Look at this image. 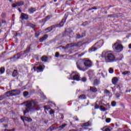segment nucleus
<instances>
[{"label": "nucleus", "instance_id": "5701e85b", "mask_svg": "<svg viewBox=\"0 0 131 131\" xmlns=\"http://www.w3.org/2000/svg\"><path fill=\"white\" fill-rule=\"evenodd\" d=\"M14 59H16V60H18V59H20L21 58V54L20 53H17L13 56V57ZM13 58H11V59H13Z\"/></svg>", "mask_w": 131, "mask_h": 131}, {"label": "nucleus", "instance_id": "58836bf2", "mask_svg": "<svg viewBox=\"0 0 131 131\" xmlns=\"http://www.w3.org/2000/svg\"><path fill=\"white\" fill-rule=\"evenodd\" d=\"M45 30H48V31L47 32H50V31H52L53 30V28H51V27H50L48 28Z\"/></svg>", "mask_w": 131, "mask_h": 131}, {"label": "nucleus", "instance_id": "a19ab883", "mask_svg": "<svg viewBox=\"0 0 131 131\" xmlns=\"http://www.w3.org/2000/svg\"><path fill=\"white\" fill-rule=\"evenodd\" d=\"M5 121H6V119H5V118H3L0 119V122L1 123H3V122H5Z\"/></svg>", "mask_w": 131, "mask_h": 131}, {"label": "nucleus", "instance_id": "1a4fd4ad", "mask_svg": "<svg viewBox=\"0 0 131 131\" xmlns=\"http://www.w3.org/2000/svg\"><path fill=\"white\" fill-rule=\"evenodd\" d=\"M103 45H104V41L100 40L95 44V46L97 47V49H100Z\"/></svg>", "mask_w": 131, "mask_h": 131}, {"label": "nucleus", "instance_id": "f257e3e1", "mask_svg": "<svg viewBox=\"0 0 131 131\" xmlns=\"http://www.w3.org/2000/svg\"><path fill=\"white\" fill-rule=\"evenodd\" d=\"M92 66H93V62L88 59H85L83 60H79L77 62V67L81 71H86Z\"/></svg>", "mask_w": 131, "mask_h": 131}, {"label": "nucleus", "instance_id": "423d86ee", "mask_svg": "<svg viewBox=\"0 0 131 131\" xmlns=\"http://www.w3.org/2000/svg\"><path fill=\"white\" fill-rule=\"evenodd\" d=\"M71 76L73 77V80H77V81L80 80V75L77 72H73L71 74Z\"/></svg>", "mask_w": 131, "mask_h": 131}, {"label": "nucleus", "instance_id": "9d476101", "mask_svg": "<svg viewBox=\"0 0 131 131\" xmlns=\"http://www.w3.org/2000/svg\"><path fill=\"white\" fill-rule=\"evenodd\" d=\"M20 19H21V20H28V19H29V16L25 13H21Z\"/></svg>", "mask_w": 131, "mask_h": 131}, {"label": "nucleus", "instance_id": "aec40b11", "mask_svg": "<svg viewBox=\"0 0 131 131\" xmlns=\"http://www.w3.org/2000/svg\"><path fill=\"white\" fill-rule=\"evenodd\" d=\"M18 74H19V73H18V71L16 70H14L12 73V76L13 77H17L18 76Z\"/></svg>", "mask_w": 131, "mask_h": 131}, {"label": "nucleus", "instance_id": "680f3d73", "mask_svg": "<svg viewBox=\"0 0 131 131\" xmlns=\"http://www.w3.org/2000/svg\"><path fill=\"white\" fill-rule=\"evenodd\" d=\"M50 28H52V29H54V28H55V26H52L50 27Z\"/></svg>", "mask_w": 131, "mask_h": 131}, {"label": "nucleus", "instance_id": "c03bdc74", "mask_svg": "<svg viewBox=\"0 0 131 131\" xmlns=\"http://www.w3.org/2000/svg\"><path fill=\"white\" fill-rule=\"evenodd\" d=\"M92 10H97V7H92V8H90L89 9H88V11H92Z\"/></svg>", "mask_w": 131, "mask_h": 131}, {"label": "nucleus", "instance_id": "864d4df0", "mask_svg": "<svg viewBox=\"0 0 131 131\" xmlns=\"http://www.w3.org/2000/svg\"><path fill=\"white\" fill-rule=\"evenodd\" d=\"M47 20H49V19H51V16L50 15H48L46 17Z\"/></svg>", "mask_w": 131, "mask_h": 131}, {"label": "nucleus", "instance_id": "2f4dec72", "mask_svg": "<svg viewBox=\"0 0 131 131\" xmlns=\"http://www.w3.org/2000/svg\"><path fill=\"white\" fill-rule=\"evenodd\" d=\"M24 97H26L28 95H29V93L27 91H25L23 93Z\"/></svg>", "mask_w": 131, "mask_h": 131}, {"label": "nucleus", "instance_id": "13d9d810", "mask_svg": "<svg viewBox=\"0 0 131 131\" xmlns=\"http://www.w3.org/2000/svg\"><path fill=\"white\" fill-rule=\"evenodd\" d=\"M60 119H64V115H60Z\"/></svg>", "mask_w": 131, "mask_h": 131}, {"label": "nucleus", "instance_id": "72a5a7b5", "mask_svg": "<svg viewBox=\"0 0 131 131\" xmlns=\"http://www.w3.org/2000/svg\"><path fill=\"white\" fill-rule=\"evenodd\" d=\"M111 105L112 107H115L116 106V102H115V101H112Z\"/></svg>", "mask_w": 131, "mask_h": 131}, {"label": "nucleus", "instance_id": "6e6552de", "mask_svg": "<svg viewBox=\"0 0 131 131\" xmlns=\"http://www.w3.org/2000/svg\"><path fill=\"white\" fill-rule=\"evenodd\" d=\"M24 5V1H19L15 4L12 5V8H16V7H20V6H23Z\"/></svg>", "mask_w": 131, "mask_h": 131}, {"label": "nucleus", "instance_id": "6e6d98bb", "mask_svg": "<svg viewBox=\"0 0 131 131\" xmlns=\"http://www.w3.org/2000/svg\"><path fill=\"white\" fill-rule=\"evenodd\" d=\"M116 98H119V97H120V95H119V94H116Z\"/></svg>", "mask_w": 131, "mask_h": 131}, {"label": "nucleus", "instance_id": "774afa93", "mask_svg": "<svg viewBox=\"0 0 131 131\" xmlns=\"http://www.w3.org/2000/svg\"><path fill=\"white\" fill-rule=\"evenodd\" d=\"M16 36H17V35H18V32L16 33Z\"/></svg>", "mask_w": 131, "mask_h": 131}, {"label": "nucleus", "instance_id": "f03ea898", "mask_svg": "<svg viewBox=\"0 0 131 131\" xmlns=\"http://www.w3.org/2000/svg\"><path fill=\"white\" fill-rule=\"evenodd\" d=\"M26 108L24 111V115H26L29 111H34L35 110H38V105L37 102H35L33 100L31 101H28L26 104Z\"/></svg>", "mask_w": 131, "mask_h": 131}, {"label": "nucleus", "instance_id": "338daca9", "mask_svg": "<svg viewBox=\"0 0 131 131\" xmlns=\"http://www.w3.org/2000/svg\"><path fill=\"white\" fill-rule=\"evenodd\" d=\"M2 23H6V21H5V20H2Z\"/></svg>", "mask_w": 131, "mask_h": 131}, {"label": "nucleus", "instance_id": "0e129e2a", "mask_svg": "<svg viewBox=\"0 0 131 131\" xmlns=\"http://www.w3.org/2000/svg\"><path fill=\"white\" fill-rule=\"evenodd\" d=\"M4 127H8V124H5L4 125Z\"/></svg>", "mask_w": 131, "mask_h": 131}, {"label": "nucleus", "instance_id": "69168bd1", "mask_svg": "<svg viewBox=\"0 0 131 131\" xmlns=\"http://www.w3.org/2000/svg\"><path fill=\"white\" fill-rule=\"evenodd\" d=\"M128 47H129V49H131V44H129Z\"/></svg>", "mask_w": 131, "mask_h": 131}, {"label": "nucleus", "instance_id": "de8ad7c7", "mask_svg": "<svg viewBox=\"0 0 131 131\" xmlns=\"http://www.w3.org/2000/svg\"><path fill=\"white\" fill-rule=\"evenodd\" d=\"M4 131H15V129H5Z\"/></svg>", "mask_w": 131, "mask_h": 131}, {"label": "nucleus", "instance_id": "9b49d317", "mask_svg": "<svg viewBox=\"0 0 131 131\" xmlns=\"http://www.w3.org/2000/svg\"><path fill=\"white\" fill-rule=\"evenodd\" d=\"M49 37V36L47 34H45L43 35V37L39 38V42H43L46 39H47Z\"/></svg>", "mask_w": 131, "mask_h": 131}, {"label": "nucleus", "instance_id": "4d7b16f0", "mask_svg": "<svg viewBox=\"0 0 131 131\" xmlns=\"http://www.w3.org/2000/svg\"><path fill=\"white\" fill-rule=\"evenodd\" d=\"M6 16V13H3L2 14H1V16L2 17H5Z\"/></svg>", "mask_w": 131, "mask_h": 131}, {"label": "nucleus", "instance_id": "bf43d9fd", "mask_svg": "<svg viewBox=\"0 0 131 131\" xmlns=\"http://www.w3.org/2000/svg\"><path fill=\"white\" fill-rule=\"evenodd\" d=\"M18 11L20 12V13H22V10H21V9H20V8L18 9Z\"/></svg>", "mask_w": 131, "mask_h": 131}, {"label": "nucleus", "instance_id": "c9c22d12", "mask_svg": "<svg viewBox=\"0 0 131 131\" xmlns=\"http://www.w3.org/2000/svg\"><path fill=\"white\" fill-rule=\"evenodd\" d=\"M111 121V118H106V119H105V122H107V123H110Z\"/></svg>", "mask_w": 131, "mask_h": 131}, {"label": "nucleus", "instance_id": "e2e57ef3", "mask_svg": "<svg viewBox=\"0 0 131 131\" xmlns=\"http://www.w3.org/2000/svg\"><path fill=\"white\" fill-rule=\"evenodd\" d=\"M42 98L43 100H46V99H47V97L46 96H43Z\"/></svg>", "mask_w": 131, "mask_h": 131}, {"label": "nucleus", "instance_id": "b1692460", "mask_svg": "<svg viewBox=\"0 0 131 131\" xmlns=\"http://www.w3.org/2000/svg\"><path fill=\"white\" fill-rule=\"evenodd\" d=\"M66 22V18L62 19L61 21L59 23V27H62L64 25V23Z\"/></svg>", "mask_w": 131, "mask_h": 131}, {"label": "nucleus", "instance_id": "4468645a", "mask_svg": "<svg viewBox=\"0 0 131 131\" xmlns=\"http://www.w3.org/2000/svg\"><path fill=\"white\" fill-rule=\"evenodd\" d=\"M110 126H106L101 129L102 131H111Z\"/></svg>", "mask_w": 131, "mask_h": 131}, {"label": "nucleus", "instance_id": "6ab92c4d", "mask_svg": "<svg viewBox=\"0 0 131 131\" xmlns=\"http://www.w3.org/2000/svg\"><path fill=\"white\" fill-rule=\"evenodd\" d=\"M100 79H96L94 80L93 82V85L96 86V85H98V84H100Z\"/></svg>", "mask_w": 131, "mask_h": 131}, {"label": "nucleus", "instance_id": "09e8293b", "mask_svg": "<svg viewBox=\"0 0 131 131\" xmlns=\"http://www.w3.org/2000/svg\"><path fill=\"white\" fill-rule=\"evenodd\" d=\"M110 92L107 90H104V94H110Z\"/></svg>", "mask_w": 131, "mask_h": 131}, {"label": "nucleus", "instance_id": "ea45409f", "mask_svg": "<svg viewBox=\"0 0 131 131\" xmlns=\"http://www.w3.org/2000/svg\"><path fill=\"white\" fill-rule=\"evenodd\" d=\"M49 113L50 115H52V114H54V113H55V111H54L53 110H51L49 112Z\"/></svg>", "mask_w": 131, "mask_h": 131}, {"label": "nucleus", "instance_id": "8fccbe9b", "mask_svg": "<svg viewBox=\"0 0 131 131\" xmlns=\"http://www.w3.org/2000/svg\"><path fill=\"white\" fill-rule=\"evenodd\" d=\"M50 130H54V129H55V127H54L53 126H51L50 127Z\"/></svg>", "mask_w": 131, "mask_h": 131}, {"label": "nucleus", "instance_id": "bb28decb", "mask_svg": "<svg viewBox=\"0 0 131 131\" xmlns=\"http://www.w3.org/2000/svg\"><path fill=\"white\" fill-rule=\"evenodd\" d=\"M79 99H80L81 100H85V99H86V96H85V95L82 94L79 96Z\"/></svg>", "mask_w": 131, "mask_h": 131}, {"label": "nucleus", "instance_id": "393cba45", "mask_svg": "<svg viewBox=\"0 0 131 131\" xmlns=\"http://www.w3.org/2000/svg\"><path fill=\"white\" fill-rule=\"evenodd\" d=\"M24 119L26 121H28V122H31L32 121V119L28 117H24Z\"/></svg>", "mask_w": 131, "mask_h": 131}, {"label": "nucleus", "instance_id": "4c0bfd02", "mask_svg": "<svg viewBox=\"0 0 131 131\" xmlns=\"http://www.w3.org/2000/svg\"><path fill=\"white\" fill-rule=\"evenodd\" d=\"M6 97H5V95H1L0 96V101H3L4 99H5Z\"/></svg>", "mask_w": 131, "mask_h": 131}, {"label": "nucleus", "instance_id": "052dcab7", "mask_svg": "<svg viewBox=\"0 0 131 131\" xmlns=\"http://www.w3.org/2000/svg\"><path fill=\"white\" fill-rule=\"evenodd\" d=\"M83 55H84V53H81V55H79V57H81V56H83Z\"/></svg>", "mask_w": 131, "mask_h": 131}, {"label": "nucleus", "instance_id": "3c124183", "mask_svg": "<svg viewBox=\"0 0 131 131\" xmlns=\"http://www.w3.org/2000/svg\"><path fill=\"white\" fill-rule=\"evenodd\" d=\"M67 48H71V47H72V43H71V44H68V45H67Z\"/></svg>", "mask_w": 131, "mask_h": 131}, {"label": "nucleus", "instance_id": "7ed1b4c3", "mask_svg": "<svg viewBox=\"0 0 131 131\" xmlns=\"http://www.w3.org/2000/svg\"><path fill=\"white\" fill-rule=\"evenodd\" d=\"M102 57L104 59L106 63H113L116 61L115 55L113 54L112 51H103L102 54Z\"/></svg>", "mask_w": 131, "mask_h": 131}, {"label": "nucleus", "instance_id": "79ce46f5", "mask_svg": "<svg viewBox=\"0 0 131 131\" xmlns=\"http://www.w3.org/2000/svg\"><path fill=\"white\" fill-rule=\"evenodd\" d=\"M104 106H105V107H107V110L108 109L110 108V105H109V103H107L106 104H104Z\"/></svg>", "mask_w": 131, "mask_h": 131}, {"label": "nucleus", "instance_id": "cd10ccee", "mask_svg": "<svg viewBox=\"0 0 131 131\" xmlns=\"http://www.w3.org/2000/svg\"><path fill=\"white\" fill-rule=\"evenodd\" d=\"M122 74H123V75H129V74H130V72L129 71H125L123 72L122 73Z\"/></svg>", "mask_w": 131, "mask_h": 131}, {"label": "nucleus", "instance_id": "f704fd0d", "mask_svg": "<svg viewBox=\"0 0 131 131\" xmlns=\"http://www.w3.org/2000/svg\"><path fill=\"white\" fill-rule=\"evenodd\" d=\"M109 73H113L114 72V70L112 68H110L108 70Z\"/></svg>", "mask_w": 131, "mask_h": 131}, {"label": "nucleus", "instance_id": "39448f33", "mask_svg": "<svg viewBox=\"0 0 131 131\" xmlns=\"http://www.w3.org/2000/svg\"><path fill=\"white\" fill-rule=\"evenodd\" d=\"M20 94V91L18 90H12L6 92L5 95H3L5 97H13V96H18Z\"/></svg>", "mask_w": 131, "mask_h": 131}, {"label": "nucleus", "instance_id": "2eb2a0df", "mask_svg": "<svg viewBox=\"0 0 131 131\" xmlns=\"http://www.w3.org/2000/svg\"><path fill=\"white\" fill-rule=\"evenodd\" d=\"M90 92H92V93H97V92H98V89L95 86H90Z\"/></svg>", "mask_w": 131, "mask_h": 131}, {"label": "nucleus", "instance_id": "4be33fe9", "mask_svg": "<svg viewBox=\"0 0 131 131\" xmlns=\"http://www.w3.org/2000/svg\"><path fill=\"white\" fill-rule=\"evenodd\" d=\"M66 126H67V124L64 123L62 125L59 126L58 127H57L56 128H59V130H62V129H64Z\"/></svg>", "mask_w": 131, "mask_h": 131}, {"label": "nucleus", "instance_id": "473e14b6", "mask_svg": "<svg viewBox=\"0 0 131 131\" xmlns=\"http://www.w3.org/2000/svg\"><path fill=\"white\" fill-rule=\"evenodd\" d=\"M107 17L110 18H114L115 17H116V15L115 14H110L108 15Z\"/></svg>", "mask_w": 131, "mask_h": 131}, {"label": "nucleus", "instance_id": "37998d69", "mask_svg": "<svg viewBox=\"0 0 131 131\" xmlns=\"http://www.w3.org/2000/svg\"><path fill=\"white\" fill-rule=\"evenodd\" d=\"M81 80L82 81H83V82H85V81H86V78L83 77V78H82V79H81Z\"/></svg>", "mask_w": 131, "mask_h": 131}, {"label": "nucleus", "instance_id": "20e7f679", "mask_svg": "<svg viewBox=\"0 0 131 131\" xmlns=\"http://www.w3.org/2000/svg\"><path fill=\"white\" fill-rule=\"evenodd\" d=\"M120 43H121V41L118 40L113 45L112 48L114 51L118 52V53H120L123 51V46Z\"/></svg>", "mask_w": 131, "mask_h": 131}, {"label": "nucleus", "instance_id": "a878e982", "mask_svg": "<svg viewBox=\"0 0 131 131\" xmlns=\"http://www.w3.org/2000/svg\"><path fill=\"white\" fill-rule=\"evenodd\" d=\"M30 50H31V48L30 47H28L25 51H24V54H28V53H30Z\"/></svg>", "mask_w": 131, "mask_h": 131}, {"label": "nucleus", "instance_id": "c85d7f7f", "mask_svg": "<svg viewBox=\"0 0 131 131\" xmlns=\"http://www.w3.org/2000/svg\"><path fill=\"white\" fill-rule=\"evenodd\" d=\"M6 69H5V67H1L0 68V73L1 74H4L5 73Z\"/></svg>", "mask_w": 131, "mask_h": 131}, {"label": "nucleus", "instance_id": "ddd939ff", "mask_svg": "<svg viewBox=\"0 0 131 131\" xmlns=\"http://www.w3.org/2000/svg\"><path fill=\"white\" fill-rule=\"evenodd\" d=\"M36 11V8L34 7H31L28 9V12L29 14H33V13H34V12H35Z\"/></svg>", "mask_w": 131, "mask_h": 131}, {"label": "nucleus", "instance_id": "e433bc0d", "mask_svg": "<svg viewBox=\"0 0 131 131\" xmlns=\"http://www.w3.org/2000/svg\"><path fill=\"white\" fill-rule=\"evenodd\" d=\"M29 25L31 28H35L36 27V26L33 24H30Z\"/></svg>", "mask_w": 131, "mask_h": 131}, {"label": "nucleus", "instance_id": "a211bd4d", "mask_svg": "<svg viewBox=\"0 0 131 131\" xmlns=\"http://www.w3.org/2000/svg\"><path fill=\"white\" fill-rule=\"evenodd\" d=\"M48 60H49V57L46 55H43L41 58V61H42V62H47Z\"/></svg>", "mask_w": 131, "mask_h": 131}, {"label": "nucleus", "instance_id": "7c9ffc66", "mask_svg": "<svg viewBox=\"0 0 131 131\" xmlns=\"http://www.w3.org/2000/svg\"><path fill=\"white\" fill-rule=\"evenodd\" d=\"M97 48L92 47L89 50V52L91 53V52H95V51H96Z\"/></svg>", "mask_w": 131, "mask_h": 131}, {"label": "nucleus", "instance_id": "603ef678", "mask_svg": "<svg viewBox=\"0 0 131 131\" xmlns=\"http://www.w3.org/2000/svg\"><path fill=\"white\" fill-rule=\"evenodd\" d=\"M94 107L95 109H99V105L98 104H96Z\"/></svg>", "mask_w": 131, "mask_h": 131}, {"label": "nucleus", "instance_id": "5fc2aeb1", "mask_svg": "<svg viewBox=\"0 0 131 131\" xmlns=\"http://www.w3.org/2000/svg\"><path fill=\"white\" fill-rule=\"evenodd\" d=\"M35 36L36 37H38V36H39V34L37 33H36L35 34Z\"/></svg>", "mask_w": 131, "mask_h": 131}, {"label": "nucleus", "instance_id": "a18cd8bd", "mask_svg": "<svg viewBox=\"0 0 131 131\" xmlns=\"http://www.w3.org/2000/svg\"><path fill=\"white\" fill-rule=\"evenodd\" d=\"M59 56H60V54L59 53V52H56L55 53V57H56V58L59 57Z\"/></svg>", "mask_w": 131, "mask_h": 131}, {"label": "nucleus", "instance_id": "c756f323", "mask_svg": "<svg viewBox=\"0 0 131 131\" xmlns=\"http://www.w3.org/2000/svg\"><path fill=\"white\" fill-rule=\"evenodd\" d=\"M100 110H101V111H102L103 112H104L105 111H106L107 108L104 107L103 106H100Z\"/></svg>", "mask_w": 131, "mask_h": 131}, {"label": "nucleus", "instance_id": "f3484780", "mask_svg": "<svg viewBox=\"0 0 131 131\" xmlns=\"http://www.w3.org/2000/svg\"><path fill=\"white\" fill-rule=\"evenodd\" d=\"M112 81L113 84H114L115 85H116V83L118 82V78H117V77H115L113 78Z\"/></svg>", "mask_w": 131, "mask_h": 131}, {"label": "nucleus", "instance_id": "0eeeda50", "mask_svg": "<svg viewBox=\"0 0 131 131\" xmlns=\"http://www.w3.org/2000/svg\"><path fill=\"white\" fill-rule=\"evenodd\" d=\"M32 70H34V71H37V72H42V70H43V68H42V66H40L38 67H34Z\"/></svg>", "mask_w": 131, "mask_h": 131}, {"label": "nucleus", "instance_id": "49530a36", "mask_svg": "<svg viewBox=\"0 0 131 131\" xmlns=\"http://www.w3.org/2000/svg\"><path fill=\"white\" fill-rule=\"evenodd\" d=\"M44 109H45V110H49V109H50V107H49L48 106H47V105H45V106H44Z\"/></svg>", "mask_w": 131, "mask_h": 131}, {"label": "nucleus", "instance_id": "f8f14e48", "mask_svg": "<svg viewBox=\"0 0 131 131\" xmlns=\"http://www.w3.org/2000/svg\"><path fill=\"white\" fill-rule=\"evenodd\" d=\"M72 32H73V31H72V30H71V29H67L65 31V34L67 35H69L70 37H71V36H70V34H71V33H72Z\"/></svg>", "mask_w": 131, "mask_h": 131}, {"label": "nucleus", "instance_id": "412c9836", "mask_svg": "<svg viewBox=\"0 0 131 131\" xmlns=\"http://www.w3.org/2000/svg\"><path fill=\"white\" fill-rule=\"evenodd\" d=\"M83 126H92V122L90 121L82 124Z\"/></svg>", "mask_w": 131, "mask_h": 131}, {"label": "nucleus", "instance_id": "dca6fc26", "mask_svg": "<svg viewBox=\"0 0 131 131\" xmlns=\"http://www.w3.org/2000/svg\"><path fill=\"white\" fill-rule=\"evenodd\" d=\"M85 36V33H82L81 35L80 34H76V38L77 39H79V38H82V37H84Z\"/></svg>", "mask_w": 131, "mask_h": 131}]
</instances>
